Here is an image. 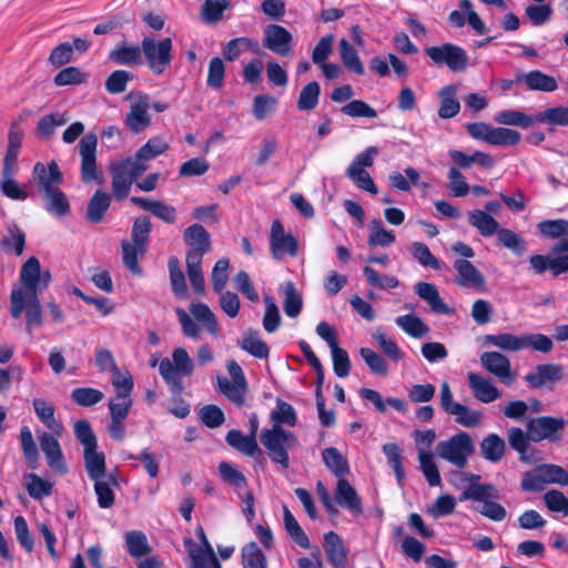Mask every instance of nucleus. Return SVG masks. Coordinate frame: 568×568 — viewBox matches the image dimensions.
<instances>
[{
	"instance_id": "obj_36",
	"label": "nucleus",
	"mask_w": 568,
	"mask_h": 568,
	"mask_svg": "<svg viewBox=\"0 0 568 568\" xmlns=\"http://www.w3.org/2000/svg\"><path fill=\"white\" fill-rule=\"evenodd\" d=\"M469 223L480 235L489 237L498 232L499 223L487 212L474 210L469 212Z\"/></svg>"
},
{
	"instance_id": "obj_57",
	"label": "nucleus",
	"mask_w": 568,
	"mask_h": 568,
	"mask_svg": "<svg viewBox=\"0 0 568 568\" xmlns=\"http://www.w3.org/2000/svg\"><path fill=\"white\" fill-rule=\"evenodd\" d=\"M24 245L26 233L18 226L9 229L8 235H4L0 240L1 248L6 253H14L17 256H20L23 253Z\"/></svg>"
},
{
	"instance_id": "obj_37",
	"label": "nucleus",
	"mask_w": 568,
	"mask_h": 568,
	"mask_svg": "<svg viewBox=\"0 0 568 568\" xmlns=\"http://www.w3.org/2000/svg\"><path fill=\"white\" fill-rule=\"evenodd\" d=\"M505 449L506 444L497 434L487 435L480 443L481 456L490 463H498L503 458Z\"/></svg>"
},
{
	"instance_id": "obj_23",
	"label": "nucleus",
	"mask_w": 568,
	"mask_h": 568,
	"mask_svg": "<svg viewBox=\"0 0 568 568\" xmlns=\"http://www.w3.org/2000/svg\"><path fill=\"white\" fill-rule=\"evenodd\" d=\"M131 202L140 209L151 212L154 216L165 223H174L176 220V210L174 206L161 200H149L142 196H132Z\"/></svg>"
},
{
	"instance_id": "obj_51",
	"label": "nucleus",
	"mask_w": 568,
	"mask_h": 568,
	"mask_svg": "<svg viewBox=\"0 0 568 568\" xmlns=\"http://www.w3.org/2000/svg\"><path fill=\"white\" fill-rule=\"evenodd\" d=\"M495 121L500 124L528 129L537 122V115L532 116L517 110H504L496 114Z\"/></svg>"
},
{
	"instance_id": "obj_35",
	"label": "nucleus",
	"mask_w": 568,
	"mask_h": 568,
	"mask_svg": "<svg viewBox=\"0 0 568 568\" xmlns=\"http://www.w3.org/2000/svg\"><path fill=\"white\" fill-rule=\"evenodd\" d=\"M22 144V133L10 130L8 135V148L3 159L2 171L16 173L18 170V155Z\"/></svg>"
},
{
	"instance_id": "obj_10",
	"label": "nucleus",
	"mask_w": 568,
	"mask_h": 568,
	"mask_svg": "<svg viewBox=\"0 0 568 568\" xmlns=\"http://www.w3.org/2000/svg\"><path fill=\"white\" fill-rule=\"evenodd\" d=\"M566 422L561 417L540 416L531 418L527 423L529 438L539 443L544 439L549 442L560 440L559 432L564 429Z\"/></svg>"
},
{
	"instance_id": "obj_20",
	"label": "nucleus",
	"mask_w": 568,
	"mask_h": 568,
	"mask_svg": "<svg viewBox=\"0 0 568 568\" xmlns=\"http://www.w3.org/2000/svg\"><path fill=\"white\" fill-rule=\"evenodd\" d=\"M467 379L475 398L481 403H491L501 396L499 389L487 377L470 372Z\"/></svg>"
},
{
	"instance_id": "obj_43",
	"label": "nucleus",
	"mask_w": 568,
	"mask_h": 568,
	"mask_svg": "<svg viewBox=\"0 0 568 568\" xmlns=\"http://www.w3.org/2000/svg\"><path fill=\"white\" fill-rule=\"evenodd\" d=\"M547 478L544 474L542 464L524 473L520 489L525 493H540L547 486Z\"/></svg>"
},
{
	"instance_id": "obj_60",
	"label": "nucleus",
	"mask_w": 568,
	"mask_h": 568,
	"mask_svg": "<svg viewBox=\"0 0 568 568\" xmlns=\"http://www.w3.org/2000/svg\"><path fill=\"white\" fill-rule=\"evenodd\" d=\"M243 49L256 51L258 44L256 41L246 37L234 38L223 48V57L227 61H235L241 55Z\"/></svg>"
},
{
	"instance_id": "obj_55",
	"label": "nucleus",
	"mask_w": 568,
	"mask_h": 568,
	"mask_svg": "<svg viewBox=\"0 0 568 568\" xmlns=\"http://www.w3.org/2000/svg\"><path fill=\"white\" fill-rule=\"evenodd\" d=\"M230 6L231 0H205L201 9L202 21L206 24L219 22Z\"/></svg>"
},
{
	"instance_id": "obj_53",
	"label": "nucleus",
	"mask_w": 568,
	"mask_h": 568,
	"mask_svg": "<svg viewBox=\"0 0 568 568\" xmlns=\"http://www.w3.org/2000/svg\"><path fill=\"white\" fill-rule=\"evenodd\" d=\"M321 94V85L317 81H311L300 92L296 108L298 111H313Z\"/></svg>"
},
{
	"instance_id": "obj_13",
	"label": "nucleus",
	"mask_w": 568,
	"mask_h": 568,
	"mask_svg": "<svg viewBox=\"0 0 568 568\" xmlns=\"http://www.w3.org/2000/svg\"><path fill=\"white\" fill-rule=\"evenodd\" d=\"M33 175L41 196L60 189L63 182L62 172L54 161L49 162L47 165L37 162L33 168Z\"/></svg>"
},
{
	"instance_id": "obj_32",
	"label": "nucleus",
	"mask_w": 568,
	"mask_h": 568,
	"mask_svg": "<svg viewBox=\"0 0 568 568\" xmlns=\"http://www.w3.org/2000/svg\"><path fill=\"white\" fill-rule=\"evenodd\" d=\"M241 349L247 352L250 355L265 359L270 355V347L258 336V332L250 329L243 335V338L237 342Z\"/></svg>"
},
{
	"instance_id": "obj_41",
	"label": "nucleus",
	"mask_w": 568,
	"mask_h": 568,
	"mask_svg": "<svg viewBox=\"0 0 568 568\" xmlns=\"http://www.w3.org/2000/svg\"><path fill=\"white\" fill-rule=\"evenodd\" d=\"M486 495L487 497L485 499H479V501L483 503V507L478 509V511L493 521H503L507 516L505 507L501 504L491 500L493 498L498 497L496 487L494 486V489H487Z\"/></svg>"
},
{
	"instance_id": "obj_15",
	"label": "nucleus",
	"mask_w": 568,
	"mask_h": 568,
	"mask_svg": "<svg viewBox=\"0 0 568 568\" xmlns=\"http://www.w3.org/2000/svg\"><path fill=\"white\" fill-rule=\"evenodd\" d=\"M481 366L503 384L509 386L515 381L509 358L499 352H484L480 355Z\"/></svg>"
},
{
	"instance_id": "obj_31",
	"label": "nucleus",
	"mask_w": 568,
	"mask_h": 568,
	"mask_svg": "<svg viewBox=\"0 0 568 568\" xmlns=\"http://www.w3.org/2000/svg\"><path fill=\"white\" fill-rule=\"evenodd\" d=\"M484 341L486 344L499 347L507 352H519L526 349L524 335L517 336L510 333L488 334L485 335Z\"/></svg>"
},
{
	"instance_id": "obj_14",
	"label": "nucleus",
	"mask_w": 568,
	"mask_h": 568,
	"mask_svg": "<svg viewBox=\"0 0 568 568\" xmlns=\"http://www.w3.org/2000/svg\"><path fill=\"white\" fill-rule=\"evenodd\" d=\"M135 97L136 101L130 105L124 123L133 134H139L151 125V115L148 112L149 95L139 91Z\"/></svg>"
},
{
	"instance_id": "obj_54",
	"label": "nucleus",
	"mask_w": 568,
	"mask_h": 568,
	"mask_svg": "<svg viewBox=\"0 0 568 568\" xmlns=\"http://www.w3.org/2000/svg\"><path fill=\"white\" fill-rule=\"evenodd\" d=\"M1 174L0 192L2 195L13 201H26L28 192L13 179L16 173L1 171Z\"/></svg>"
},
{
	"instance_id": "obj_2",
	"label": "nucleus",
	"mask_w": 568,
	"mask_h": 568,
	"mask_svg": "<svg viewBox=\"0 0 568 568\" xmlns=\"http://www.w3.org/2000/svg\"><path fill=\"white\" fill-rule=\"evenodd\" d=\"M32 406L39 420L51 430V433L42 432L38 437L47 464L58 474L64 475L69 469L58 440L62 436L64 427L54 417V405L43 398H34Z\"/></svg>"
},
{
	"instance_id": "obj_29",
	"label": "nucleus",
	"mask_w": 568,
	"mask_h": 568,
	"mask_svg": "<svg viewBox=\"0 0 568 568\" xmlns=\"http://www.w3.org/2000/svg\"><path fill=\"white\" fill-rule=\"evenodd\" d=\"M84 467L88 477L91 480L102 479L105 477L106 464L103 452H98V447L83 452Z\"/></svg>"
},
{
	"instance_id": "obj_1",
	"label": "nucleus",
	"mask_w": 568,
	"mask_h": 568,
	"mask_svg": "<svg viewBox=\"0 0 568 568\" xmlns=\"http://www.w3.org/2000/svg\"><path fill=\"white\" fill-rule=\"evenodd\" d=\"M276 406L277 409L271 414L274 424L272 428L262 430L260 439L271 460L286 469L290 467L288 449L297 445L298 439L294 433L284 429L282 425L294 427L297 424V415L294 407L281 398L276 399Z\"/></svg>"
},
{
	"instance_id": "obj_16",
	"label": "nucleus",
	"mask_w": 568,
	"mask_h": 568,
	"mask_svg": "<svg viewBox=\"0 0 568 568\" xmlns=\"http://www.w3.org/2000/svg\"><path fill=\"white\" fill-rule=\"evenodd\" d=\"M292 33L283 26L268 24L264 30L263 45L278 55L291 52Z\"/></svg>"
},
{
	"instance_id": "obj_25",
	"label": "nucleus",
	"mask_w": 568,
	"mask_h": 568,
	"mask_svg": "<svg viewBox=\"0 0 568 568\" xmlns=\"http://www.w3.org/2000/svg\"><path fill=\"white\" fill-rule=\"evenodd\" d=\"M109 59L120 65H140L142 64V45L119 43L109 53Z\"/></svg>"
},
{
	"instance_id": "obj_8",
	"label": "nucleus",
	"mask_w": 568,
	"mask_h": 568,
	"mask_svg": "<svg viewBox=\"0 0 568 568\" xmlns=\"http://www.w3.org/2000/svg\"><path fill=\"white\" fill-rule=\"evenodd\" d=\"M183 241L190 247L185 260L203 261V256L212 250L211 235L199 223H193L183 231Z\"/></svg>"
},
{
	"instance_id": "obj_21",
	"label": "nucleus",
	"mask_w": 568,
	"mask_h": 568,
	"mask_svg": "<svg viewBox=\"0 0 568 568\" xmlns=\"http://www.w3.org/2000/svg\"><path fill=\"white\" fill-rule=\"evenodd\" d=\"M564 377V368L559 364H539L535 373L525 376V381L532 388H540L546 383H556Z\"/></svg>"
},
{
	"instance_id": "obj_52",
	"label": "nucleus",
	"mask_w": 568,
	"mask_h": 568,
	"mask_svg": "<svg viewBox=\"0 0 568 568\" xmlns=\"http://www.w3.org/2000/svg\"><path fill=\"white\" fill-rule=\"evenodd\" d=\"M168 266L172 292L176 297L184 298L187 295V286L178 257L171 256Z\"/></svg>"
},
{
	"instance_id": "obj_33",
	"label": "nucleus",
	"mask_w": 568,
	"mask_h": 568,
	"mask_svg": "<svg viewBox=\"0 0 568 568\" xmlns=\"http://www.w3.org/2000/svg\"><path fill=\"white\" fill-rule=\"evenodd\" d=\"M122 260L125 267L135 276L142 274V268L139 264V257H143L146 254V247L131 243L129 241H122Z\"/></svg>"
},
{
	"instance_id": "obj_48",
	"label": "nucleus",
	"mask_w": 568,
	"mask_h": 568,
	"mask_svg": "<svg viewBox=\"0 0 568 568\" xmlns=\"http://www.w3.org/2000/svg\"><path fill=\"white\" fill-rule=\"evenodd\" d=\"M169 149V144L160 136H153L149 139L134 154L132 158L134 161H139L143 163V161H149L155 159L156 156L163 154Z\"/></svg>"
},
{
	"instance_id": "obj_5",
	"label": "nucleus",
	"mask_w": 568,
	"mask_h": 568,
	"mask_svg": "<svg viewBox=\"0 0 568 568\" xmlns=\"http://www.w3.org/2000/svg\"><path fill=\"white\" fill-rule=\"evenodd\" d=\"M424 53L436 67H447L452 72H463L468 67L469 57L467 51L450 42L428 47Z\"/></svg>"
},
{
	"instance_id": "obj_49",
	"label": "nucleus",
	"mask_w": 568,
	"mask_h": 568,
	"mask_svg": "<svg viewBox=\"0 0 568 568\" xmlns=\"http://www.w3.org/2000/svg\"><path fill=\"white\" fill-rule=\"evenodd\" d=\"M339 55L343 64L349 71L357 75H363L365 73L364 64L361 61L357 51L346 39H342L339 41Z\"/></svg>"
},
{
	"instance_id": "obj_45",
	"label": "nucleus",
	"mask_w": 568,
	"mask_h": 568,
	"mask_svg": "<svg viewBox=\"0 0 568 568\" xmlns=\"http://www.w3.org/2000/svg\"><path fill=\"white\" fill-rule=\"evenodd\" d=\"M20 280L26 290H33L41 282V264L36 256L29 257L20 271Z\"/></svg>"
},
{
	"instance_id": "obj_50",
	"label": "nucleus",
	"mask_w": 568,
	"mask_h": 568,
	"mask_svg": "<svg viewBox=\"0 0 568 568\" xmlns=\"http://www.w3.org/2000/svg\"><path fill=\"white\" fill-rule=\"evenodd\" d=\"M395 323L409 336L420 338L426 335L429 327L425 322L415 314H406L396 317Z\"/></svg>"
},
{
	"instance_id": "obj_39",
	"label": "nucleus",
	"mask_w": 568,
	"mask_h": 568,
	"mask_svg": "<svg viewBox=\"0 0 568 568\" xmlns=\"http://www.w3.org/2000/svg\"><path fill=\"white\" fill-rule=\"evenodd\" d=\"M284 527L288 536L303 549H308L311 544L306 532L297 523L287 506H283Z\"/></svg>"
},
{
	"instance_id": "obj_40",
	"label": "nucleus",
	"mask_w": 568,
	"mask_h": 568,
	"mask_svg": "<svg viewBox=\"0 0 568 568\" xmlns=\"http://www.w3.org/2000/svg\"><path fill=\"white\" fill-rule=\"evenodd\" d=\"M455 95L456 90L453 85H446L440 90V106L438 109L440 119H452L459 113L460 104Z\"/></svg>"
},
{
	"instance_id": "obj_19",
	"label": "nucleus",
	"mask_w": 568,
	"mask_h": 568,
	"mask_svg": "<svg viewBox=\"0 0 568 568\" xmlns=\"http://www.w3.org/2000/svg\"><path fill=\"white\" fill-rule=\"evenodd\" d=\"M225 442L229 446L237 450L245 456H255L256 459H261V463H265L263 452L260 449L256 438L253 435H244L239 429H231L225 436Z\"/></svg>"
},
{
	"instance_id": "obj_62",
	"label": "nucleus",
	"mask_w": 568,
	"mask_h": 568,
	"mask_svg": "<svg viewBox=\"0 0 568 568\" xmlns=\"http://www.w3.org/2000/svg\"><path fill=\"white\" fill-rule=\"evenodd\" d=\"M77 440L83 446V452L98 447L97 436L87 419H78L73 425Z\"/></svg>"
},
{
	"instance_id": "obj_28",
	"label": "nucleus",
	"mask_w": 568,
	"mask_h": 568,
	"mask_svg": "<svg viewBox=\"0 0 568 568\" xmlns=\"http://www.w3.org/2000/svg\"><path fill=\"white\" fill-rule=\"evenodd\" d=\"M323 548L332 565L347 560V549L337 532L331 530L324 535Z\"/></svg>"
},
{
	"instance_id": "obj_18",
	"label": "nucleus",
	"mask_w": 568,
	"mask_h": 568,
	"mask_svg": "<svg viewBox=\"0 0 568 568\" xmlns=\"http://www.w3.org/2000/svg\"><path fill=\"white\" fill-rule=\"evenodd\" d=\"M334 496L337 504L349 510L355 517L363 514L362 498L347 478L337 479Z\"/></svg>"
},
{
	"instance_id": "obj_59",
	"label": "nucleus",
	"mask_w": 568,
	"mask_h": 568,
	"mask_svg": "<svg viewBox=\"0 0 568 568\" xmlns=\"http://www.w3.org/2000/svg\"><path fill=\"white\" fill-rule=\"evenodd\" d=\"M192 562L189 568H222L213 548H194L189 550Z\"/></svg>"
},
{
	"instance_id": "obj_24",
	"label": "nucleus",
	"mask_w": 568,
	"mask_h": 568,
	"mask_svg": "<svg viewBox=\"0 0 568 568\" xmlns=\"http://www.w3.org/2000/svg\"><path fill=\"white\" fill-rule=\"evenodd\" d=\"M516 81H524L527 90L530 91L552 92L558 88L557 81L554 77L539 70H532L528 73L517 72Z\"/></svg>"
},
{
	"instance_id": "obj_47",
	"label": "nucleus",
	"mask_w": 568,
	"mask_h": 568,
	"mask_svg": "<svg viewBox=\"0 0 568 568\" xmlns=\"http://www.w3.org/2000/svg\"><path fill=\"white\" fill-rule=\"evenodd\" d=\"M383 453L387 459V464L393 468L396 480L403 485L405 478V470L403 466L402 448L396 443H386L382 447Z\"/></svg>"
},
{
	"instance_id": "obj_12",
	"label": "nucleus",
	"mask_w": 568,
	"mask_h": 568,
	"mask_svg": "<svg viewBox=\"0 0 568 568\" xmlns=\"http://www.w3.org/2000/svg\"><path fill=\"white\" fill-rule=\"evenodd\" d=\"M98 136L94 133L85 134L79 143L81 155V180L90 183L98 180L97 166Z\"/></svg>"
},
{
	"instance_id": "obj_26",
	"label": "nucleus",
	"mask_w": 568,
	"mask_h": 568,
	"mask_svg": "<svg viewBox=\"0 0 568 568\" xmlns=\"http://www.w3.org/2000/svg\"><path fill=\"white\" fill-rule=\"evenodd\" d=\"M111 205V195L102 190H97L89 200L85 219L91 223H100Z\"/></svg>"
},
{
	"instance_id": "obj_42",
	"label": "nucleus",
	"mask_w": 568,
	"mask_h": 568,
	"mask_svg": "<svg viewBox=\"0 0 568 568\" xmlns=\"http://www.w3.org/2000/svg\"><path fill=\"white\" fill-rule=\"evenodd\" d=\"M41 197L45 200V211L57 217H63L70 212V202L61 189L54 190Z\"/></svg>"
},
{
	"instance_id": "obj_11",
	"label": "nucleus",
	"mask_w": 568,
	"mask_h": 568,
	"mask_svg": "<svg viewBox=\"0 0 568 568\" xmlns=\"http://www.w3.org/2000/svg\"><path fill=\"white\" fill-rule=\"evenodd\" d=\"M270 251L275 260H282L285 255L296 256L298 243L291 233L286 234L284 225L280 220H275L271 226Z\"/></svg>"
},
{
	"instance_id": "obj_61",
	"label": "nucleus",
	"mask_w": 568,
	"mask_h": 568,
	"mask_svg": "<svg viewBox=\"0 0 568 568\" xmlns=\"http://www.w3.org/2000/svg\"><path fill=\"white\" fill-rule=\"evenodd\" d=\"M89 74L83 72L78 67H67L60 70L53 79V82L58 87L74 85L87 83Z\"/></svg>"
},
{
	"instance_id": "obj_46",
	"label": "nucleus",
	"mask_w": 568,
	"mask_h": 568,
	"mask_svg": "<svg viewBox=\"0 0 568 568\" xmlns=\"http://www.w3.org/2000/svg\"><path fill=\"white\" fill-rule=\"evenodd\" d=\"M20 440L23 458L29 468L36 469L39 463V450L28 426L20 429Z\"/></svg>"
},
{
	"instance_id": "obj_7",
	"label": "nucleus",
	"mask_w": 568,
	"mask_h": 568,
	"mask_svg": "<svg viewBox=\"0 0 568 568\" xmlns=\"http://www.w3.org/2000/svg\"><path fill=\"white\" fill-rule=\"evenodd\" d=\"M194 371V364L187 351L178 347L172 353V361L164 357L160 361L159 373L165 384H174L180 386L183 384L182 376H191Z\"/></svg>"
},
{
	"instance_id": "obj_6",
	"label": "nucleus",
	"mask_w": 568,
	"mask_h": 568,
	"mask_svg": "<svg viewBox=\"0 0 568 568\" xmlns=\"http://www.w3.org/2000/svg\"><path fill=\"white\" fill-rule=\"evenodd\" d=\"M473 452L474 443L471 436L465 432H459L449 439L437 444L438 456L459 469L467 465V459Z\"/></svg>"
},
{
	"instance_id": "obj_56",
	"label": "nucleus",
	"mask_w": 568,
	"mask_h": 568,
	"mask_svg": "<svg viewBox=\"0 0 568 568\" xmlns=\"http://www.w3.org/2000/svg\"><path fill=\"white\" fill-rule=\"evenodd\" d=\"M242 564L244 568H267V559L255 541L242 548Z\"/></svg>"
},
{
	"instance_id": "obj_3",
	"label": "nucleus",
	"mask_w": 568,
	"mask_h": 568,
	"mask_svg": "<svg viewBox=\"0 0 568 568\" xmlns=\"http://www.w3.org/2000/svg\"><path fill=\"white\" fill-rule=\"evenodd\" d=\"M148 165L126 158L110 165L112 192L115 201L129 196L132 184L146 171Z\"/></svg>"
},
{
	"instance_id": "obj_34",
	"label": "nucleus",
	"mask_w": 568,
	"mask_h": 568,
	"mask_svg": "<svg viewBox=\"0 0 568 568\" xmlns=\"http://www.w3.org/2000/svg\"><path fill=\"white\" fill-rule=\"evenodd\" d=\"M322 457L325 466L338 478H346L349 473V465L346 457L335 447L324 448Z\"/></svg>"
},
{
	"instance_id": "obj_38",
	"label": "nucleus",
	"mask_w": 568,
	"mask_h": 568,
	"mask_svg": "<svg viewBox=\"0 0 568 568\" xmlns=\"http://www.w3.org/2000/svg\"><path fill=\"white\" fill-rule=\"evenodd\" d=\"M454 267L460 276L459 283L462 285H473L476 287L483 286L485 278L479 270L469 261L458 258L454 262Z\"/></svg>"
},
{
	"instance_id": "obj_44",
	"label": "nucleus",
	"mask_w": 568,
	"mask_h": 568,
	"mask_svg": "<svg viewBox=\"0 0 568 568\" xmlns=\"http://www.w3.org/2000/svg\"><path fill=\"white\" fill-rule=\"evenodd\" d=\"M529 438L528 432L525 433L519 427H511L508 430V443L510 447L519 454V460L525 464H531L532 459L527 455V450L529 447Z\"/></svg>"
},
{
	"instance_id": "obj_27",
	"label": "nucleus",
	"mask_w": 568,
	"mask_h": 568,
	"mask_svg": "<svg viewBox=\"0 0 568 568\" xmlns=\"http://www.w3.org/2000/svg\"><path fill=\"white\" fill-rule=\"evenodd\" d=\"M219 390L235 406L242 407L245 405V397L248 392L247 383H235L229 381L224 376L217 377Z\"/></svg>"
},
{
	"instance_id": "obj_58",
	"label": "nucleus",
	"mask_w": 568,
	"mask_h": 568,
	"mask_svg": "<svg viewBox=\"0 0 568 568\" xmlns=\"http://www.w3.org/2000/svg\"><path fill=\"white\" fill-rule=\"evenodd\" d=\"M166 386L171 393V406L169 407V413L181 419L186 418L190 415L191 407L182 397L184 384H180L178 387L174 386V384H166Z\"/></svg>"
},
{
	"instance_id": "obj_30",
	"label": "nucleus",
	"mask_w": 568,
	"mask_h": 568,
	"mask_svg": "<svg viewBox=\"0 0 568 568\" xmlns=\"http://www.w3.org/2000/svg\"><path fill=\"white\" fill-rule=\"evenodd\" d=\"M124 539L126 551L132 558L139 559L152 551L146 535L142 530L126 531Z\"/></svg>"
},
{
	"instance_id": "obj_4",
	"label": "nucleus",
	"mask_w": 568,
	"mask_h": 568,
	"mask_svg": "<svg viewBox=\"0 0 568 568\" xmlns=\"http://www.w3.org/2000/svg\"><path fill=\"white\" fill-rule=\"evenodd\" d=\"M172 49L173 42L169 37L161 40L152 37H144L142 39V54L153 74H163L171 65L173 60Z\"/></svg>"
},
{
	"instance_id": "obj_64",
	"label": "nucleus",
	"mask_w": 568,
	"mask_h": 568,
	"mask_svg": "<svg viewBox=\"0 0 568 568\" xmlns=\"http://www.w3.org/2000/svg\"><path fill=\"white\" fill-rule=\"evenodd\" d=\"M537 122L568 126V106H554L538 112Z\"/></svg>"
},
{
	"instance_id": "obj_9",
	"label": "nucleus",
	"mask_w": 568,
	"mask_h": 568,
	"mask_svg": "<svg viewBox=\"0 0 568 568\" xmlns=\"http://www.w3.org/2000/svg\"><path fill=\"white\" fill-rule=\"evenodd\" d=\"M113 386L115 387V397L109 400V410L111 418L125 419L130 413L133 400L131 393L134 386L132 376L123 378H113Z\"/></svg>"
},
{
	"instance_id": "obj_63",
	"label": "nucleus",
	"mask_w": 568,
	"mask_h": 568,
	"mask_svg": "<svg viewBox=\"0 0 568 568\" xmlns=\"http://www.w3.org/2000/svg\"><path fill=\"white\" fill-rule=\"evenodd\" d=\"M546 508L551 513L568 516V497L559 489H549L542 495Z\"/></svg>"
},
{
	"instance_id": "obj_22",
	"label": "nucleus",
	"mask_w": 568,
	"mask_h": 568,
	"mask_svg": "<svg viewBox=\"0 0 568 568\" xmlns=\"http://www.w3.org/2000/svg\"><path fill=\"white\" fill-rule=\"evenodd\" d=\"M415 293L426 302L432 312L436 314H450L453 311L440 297L438 288L433 283L418 282L414 286Z\"/></svg>"
},
{
	"instance_id": "obj_17",
	"label": "nucleus",
	"mask_w": 568,
	"mask_h": 568,
	"mask_svg": "<svg viewBox=\"0 0 568 568\" xmlns=\"http://www.w3.org/2000/svg\"><path fill=\"white\" fill-rule=\"evenodd\" d=\"M39 286L33 290H26L24 287H13L10 294V314L13 318L21 317L24 307H42L39 293Z\"/></svg>"
}]
</instances>
